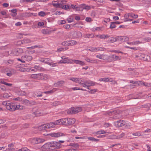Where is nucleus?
Listing matches in <instances>:
<instances>
[{
  "label": "nucleus",
  "instance_id": "nucleus-12",
  "mask_svg": "<svg viewBox=\"0 0 151 151\" xmlns=\"http://www.w3.org/2000/svg\"><path fill=\"white\" fill-rule=\"evenodd\" d=\"M67 118L61 119L58 120V124H62L63 125H68Z\"/></svg>",
  "mask_w": 151,
  "mask_h": 151
},
{
  "label": "nucleus",
  "instance_id": "nucleus-46",
  "mask_svg": "<svg viewBox=\"0 0 151 151\" xmlns=\"http://www.w3.org/2000/svg\"><path fill=\"white\" fill-rule=\"evenodd\" d=\"M125 47L127 48H129L131 49H132L134 50H138L139 49L138 47H130L128 46H125Z\"/></svg>",
  "mask_w": 151,
  "mask_h": 151
},
{
  "label": "nucleus",
  "instance_id": "nucleus-26",
  "mask_svg": "<svg viewBox=\"0 0 151 151\" xmlns=\"http://www.w3.org/2000/svg\"><path fill=\"white\" fill-rule=\"evenodd\" d=\"M68 125H71L74 124L75 122V119L73 118H67Z\"/></svg>",
  "mask_w": 151,
  "mask_h": 151
},
{
  "label": "nucleus",
  "instance_id": "nucleus-50",
  "mask_svg": "<svg viewBox=\"0 0 151 151\" xmlns=\"http://www.w3.org/2000/svg\"><path fill=\"white\" fill-rule=\"evenodd\" d=\"M64 151H78V150L73 147H71L69 149L65 150Z\"/></svg>",
  "mask_w": 151,
  "mask_h": 151
},
{
  "label": "nucleus",
  "instance_id": "nucleus-27",
  "mask_svg": "<svg viewBox=\"0 0 151 151\" xmlns=\"http://www.w3.org/2000/svg\"><path fill=\"white\" fill-rule=\"evenodd\" d=\"M21 58L23 59L24 60H27V61H30L32 59V57L31 56L25 55L22 56Z\"/></svg>",
  "mask_w": 151,
  "mask_h": 151
},
{
  "label": "nucleus",
  "instance_id": "nucleus-29",
  "mask_svg": "<svg viewBox=\"0 0 151 151\" xmlns=\"http://www.w3.org/2000/svg\"><path fill=\"white\" fill-rule=\"evenodd\" d=\"M40 80H46L49 77L48 75L46 74H44L42 73H40Z\"/></svg>",
  "mask_w": 151,
  "mask_h": 151
},
{
  "label": "nucleus",
  "instance_id": "nucleus-48",
  "mask_svg": "<svg viewBox=\"0 0 151 151\" xmlns=\"http://www.w3.org/2000/svg\"><path fill=\"white\" fill-rule=\"evenodd\" d=\"M73 109V107H72L71 108L69 109L67 111L68 114H74Z\"/></svg>",
  "mask_w": 151,
  "mask_h": 151
},
{
  "label": "nucleus",
  "instance_id": "nucleus-56",
  "mask_svg": "<svg viewBox=\"0 0 151 151\" xmlns=\"http://www.w3.org/2000/svg\"><path fill=\"white\" fill-rule=\"evenodd\" d=\"M110 52H114V53H121L122 54L123 53V52H122L121 51H120L119 50H112L111 51H110Z\"/></svg>",
  "mask_w": 151,
  "mask_h": 151
},
{
  "label": "nucleus",
  "instance_id": "nucleus-45",
  "mask_svg": "<svg viewBox=\"0 0 151 151\" xmlns=\"http://www.w3.org/2000/svg\"><path fill=\"white\" fill-rule=\"evenodd\" d=\"M69 79L76 83H77L79 79L77 78L72 77L70 78Z\"/></svg>",
  "mask_w": 151,
  "mask_h": 151
},
{
  "label": "nucleus",
  "instance_id": "nucleus-62",
  "mask_svg": "<svg viewBox=\"0 0 151 151\" xmlns=\"http://www.w3.org/2000/svg\"><path fill=\"white\" fill-rule=\"evenodd\" d=\"M63 27L65 29H69L70 27V26L69 24H65L63 26Z\"/></svg>",
  "mask_w": 151,
  "mask_h": 151
},
{
  "label": "nucleus",
  "instance_id": "nucleus-49",
  "mask_svg": "<svg viewBox=\"0 0 151 151\" xmlns=\"http://www.w3.org/2000/svg\"><path fill=\"white\" fill-rule=\"evenodd\" d=\"M38 15L42 17H43L46 15L45 13L43 11H41L38 13Z\"/></svg>",
  "mask_w": 151,
  "mask_h": 151
},
{
  "label": "nucleus",
  "instance_id": "nucleus-28",
  "mask_svg": "<svg viewBox=\"0 0 151 151\" xmlns=\"http://www.w3.org/2000/svg\"><path fill=\"white\" fill-rule=\"evenodd\" d=\"M78 79L77 83L82 85L83 87L87 86L85 84H84L85 82H84L83 79L80 78H78Z\"/></svg>",
  "mask_w": 151,
  "mask_h": 151
},
{
  "label": "nucleus",
  "instance_id": "nucleus-44",
  "mask_svg": "<svg viewBox=\"0 0 151 151\" xmlns=\"http://www.w3.org/2000/svg\"><path fill=\"white\" fill-rule=\"evenodd\" d=\"M125 135V134L124 133H122L120 134H119L116 137V138L117 139H120L122 138Z\"/></svg>",
  "mask_w": 151,
  "mask_h": 151
},
{
  "label": "nucleus",
  "instance_id": "nucleus-19",
  "mask_svg": "<svg viewBox=\"0 0 151 151\" xmlns=\"http://www.w3.org/2000/svg\"><path fill=\"white\" fill-rule=\"evenodd\" d=\"M72 63L71 64L76 63L77 64H79L83 66L85 65L84 62L78 60H72Z\"/></svg>",
  "mask_w": 151,
  "mask_h": 151
},
{
  "label": "nucleus",
  "instance_id": "nucleus-51",
  "mask_svg": "<svg viewBox=\"0 0 151 151\" xmlns=\"http://www.w3.org/2000/svg\"><path fill=\"white\" fill-rule=\"evenodd\" d=\"M106 133V132L104 130L99 131L96 132V134H104Z\"/></svg>",
  "mask_w": 151,
  "mask_h": 151
},
{
  "label": "nucleus",
  "instance_id": "nucleus-61",
  "mask_svg": "<svg viewBox=\"0 0 151 151\" xmlns=\"http://www.w3.org/2000/svg\"><path fill=\"white\" fill-rule=\"evenodd\" d=\"M44 23L42 22H39L37 23L38 26L39 27H40L43 26L44 25Z\"/></svg>",
  "mask_w": 151,
  "mask_h": 151
},
{
  "label": "nucleus",
  "instance_id": "nucleus-1",
  "mask_svg": "<svg viewBox=\"0 0 151 151\" xmlns=\"http://www.w3.org/2000/svg\"><path fill=\"white\" fill-rule=\"evenodd\" d=\"M40 61L44 62L52 67H55L57 65V63H54L52 60L49 58H41Z\"/></svg>",
  "mask_w": 151,
  "mask_h": 151
},
{
  "label": "nucleus",
  "instance_id": "nucleus-22",
  "mask_svg": "<svg viewBox=\"0 0 151 151\" xmlns=\"http://www.w3.org/2000/svg\"><path fill=\"white\" fill-rule=\"evenodd\" d=\"M118 41V37H111L109 38L107 42L109 43H113L116 41Z\"/></svg>",
  "mask_w": 151,
  "mask_h": 151
},
{
  "label": "nucleus",
  "instance_id": "nucleus-57",
  "mask_svg": "<svg viewBox=\"0 0 151 151\" xmlns=\"http://www.w3.org/2000/svg\"><path fill=\"white\" fill-rule=\"evenodd\" d=\"M34 68L35 69L36 71L37 70H41V68L39 66L37 65H35L34 66Z\"/></svg>",
  "mask_w": 151,
  "mask_h": 151
},
{
  "label": "nucleus",
  "instance_id": "nucleus-43",
  "mask_svg": "<svg viewBox=\"0 0 151 151\" xmlns=\"http://www.w3.org/2000/svg\"><path fill=\"white\" fill-rule=\"evenodd\" d=\"M11 96V94L7 93H4L3 94V97L4 98H7Z\"/></svg>",
  "mask_w": 151,
  "mask_h": 151
},
{
  "label": "nucleus",
  "instance_id": "nucleus-14",
  "mask_svg": "<svg viewBox=\"0 0 151 151\" xmlns=\"http://www.w3.org/2000/svg\"><path fill=\"white\" fill-rule=\"evenodd\" d=\"M115 125L117 127H121L125 124V122L123 120H119L116 122L114 123Z\"/></svg>",
  "mask_w": 151,
  "mask_h": 151
},
{
  "label": "nucleus",
  "instance_id": "nucleus-54",
  "mask_svg": "<svg viewBox=\"0 0 151 151\" xmlns=\"http://www.w3.org/2000/svg\"><path fill=\"white\" fill-rule=\"evenodd\" d=\"M139 85H142L145 86H148V84L147 83H145L144 82L139 81V83H138Z\"/></svg>",
  "mask_w": 151,
  "mask_h": 151
},
{
  "label": "nucleus",
  "instance_id": "nucleus-35",
  "mask_svg": "<svg viewBox=\"0 0 151 151\" xmlns=\"http://www.w3.org/2000/svg\"><path fill=\"white\" fill-rule=\"evenodd\" d=\"M66 2L65 1H59V8H62L65 4H66Z\"/></svg>",
  "mask_w": 151,
  "mask_h": 151
},
{
  "label": "nucleus",
  "instance_id": "nucleus-9",
  "mask_svg": "<svg viewBox=\"0 0 151 151\" xmlns=\"http://www.w3.org/2000/svg\"><path fill=\"white\" fill-rule=\"evenodd\" d=\"M41 149L42 151H52V149L50 148L49 142L43 145L41 147Z\"/></svg>",
  "mask_w": 151,
  "mask_h": 151
},
{
  "label": "nucleus",
  "instance_id": "nucleus-16",
  "mask_svg": "<svg viewBox=\"0 0 151 151\" xmlns=\"http://www.w3.org/2000/svg\"><path fill=\"white\" fill-rule=\"evenodd\" d=\"M118 41H120L122 42H123L128 41L129 40V38L126 36L123 37L118 36Z\"/></svg>",
  "mask_w": 151,
  "mask_h": 151
},
{
  "label": "nucleus",
  "instance_id": "nucleus-63",
  "mask_svg": "<svg viewBox=\"0 0 151 151\" xmlns=\"http://www.w3.org/2000/svg\"><path fill=\"white\" fill-rule=\"evenodd\" d=\"M13 74L12 70L10 71L9 72L7 73L6 75L9 76H11L12 74Z\"/></svg>",
  "mask_w": 151,
  "mask_h": 151
},
{
  "label": "nucleus",
  "instance_id": "nucleus-13",
  "mask_svg": "<svg viewBox=\"0 0 151 151\" xmlns=\"http://www.w3.org/2000/svg\"><path fill=\"white\" fill-rule=\"evenodd\" d=\"M49 135L52 137H58L63 136L64 135L62 133L58 132L57 133H52L49 134Z\"/></svg>",
  "mask_w": 151,
  "mask_h": 151
},
{
  "label": "nucleus",
  "instance_id": "nucleus-55",
  "mask_svg": "<svg viewBox=\"0 0 151 151\" xmlns=\"http://www.w3.org/2000/svg\"><path fill=\"white\" fill-rule=\"evenodd\" d=\"M116 25L114 22H112L111 23L110 28L112 29L116 27Z\"/></svg>",
  "mask_w": 151,
  "mask_h": 151
},
{
  "label": "nucleus",
  "instance_id": "nucleus-10",
  "mask_svg": "<svg viewBox=\"0 0 151 151\" xmlns=\"http://www.w3.org/2000/svg\"><path fill=\"white\" fill-rule=\"evenodd\" d=\"M96 57L100 59L108 60L109 56L106 54H98L96 55Z\"/></svg>",
  "mask_w": 151,
  "mask_h": 151
},
{
  "label": "nucleus",
  "instance_id": "nucleus-52",
  "mask_svg": "<svg viewBox=\"0 0 151 151\" xmlns=\"http://www.w3.org/2000/svg\"><path fill=\"white\" fill-rule=\"evenodd\" d=\"M132 134L133 136H141L142 134V133L139 132H137L135 133H133Z\"/></svg>",
  "mask_w": 151,
  "mask_h": 151
},
{
  "label": "nucleus",
  "instance_id": "nucleus-24",
  "mask_svg": "<svg viewBox=\"0 0 151 151\" xmlns=\"http://www.w3.org/2000/svg\"><path fill=\"white\" fill-rule=\"evenodd\" d=\"M32 41L29 39L26 38L21 41V43L23 45H25L31 43Z\"/></svg>",
  "mask_w": 151,
  "mask_h": 151
},
{
  "label": "nucleus",
  "instance_id": "nucleus-53",
  "mask_svg": "<svg viewBox=\"0 0 151 151\" xmlns=\"http://www.w3.org/2000/svg\"><path fill=\"white\" fill-rule=\"evenodd\" d=\"M73 18L72 17H69L67 19V21L69 22L70 23L71 22L73 21Z\"/></svg>",
  "mask_w": 151,
  "mask_h": 151
},
{
  "label": "nucleus",
  "instance_id": "nucleus-8",
  "mask_svg": "<svg viewBox=\"0 0 151 151\" xmlns=\"http://www.w3.org/2000/svg\"><path fill=\"white\" fill-rule=\"evenodd\" d=\"M71 34L72 36L74 38H79L82 36V33L79 31H73L71 32Z\"/></svg>",
  "mask_w": 151,
  "mask_h": 151
},
{
  "label": "nucleus",
  "instance_id": "nucleus-38",
  "mask_svg": "<svg viewBox=\"0 0 151 151\" xmlns=\"http://www.w3.org/2000/svg\"><path fill=\"white\" fill-rule=\"evenodd\" d=\"M21 102L23 104H25L27 105H29V101L27 99H22V100Z\"/></svg>",
  "mask_w": 151,
  "mask_h": 151
},
{
  "label": "nucleus",
  "instance_id": "nucleus-32",
  "mask_svg": "<svg viewBox=\"0 0 151 151\" xmlns=\"http://www.w3.org/2000/svg\"><path fill=\"white\" fill-rule=\"evenodd\" d=\"M65 82L64 81H60L55 83L54 85L56 87L61 86Z\"/></svg>",
  "mask_w": 151,
  "mask_h": 151
},
{
  "label": "nucleus",
  "instance_id": "nucleus-64",
  "mask_svg": "<svg viewBox=\"0 0 151 151\" xmlns=\"http://www.w3.org/2000/svg\"><path fill=\"white\" fill-rule=\"evenodd\" d=\"M36 96L37 97H40L42 96V93L41 92H38L37 93Z\"/></svg>",
  "mask_w": 151,
  "mask_h": 151
},
{
  "label": "nucleus",
  "instance_id": "nucleus-58",
  "mask_svg": "<svg viewBox=\"0 0 151 151\" xmlns=\"http://www.w3.org/2000/svg\"><path fill=\"white\" fill-rule=\"evenodd\" d=\"M62 8L64 9L67 10L69 8V7L68 5H66V4H65L62 7Z\"/></svg>",
  "mask_w": 151,
  "mask_h": 151
},
{
  "label": "nucleus",
  "instance_id": "nucleus-37",
  "mask_svg": "<svg viewBox=\"0 0 151 151\" xmlns=\"http://www.w3.org/2000/svg\"><path fill=\"white\" fill-rule=\"evenodd\" d=\"M11 12H12V14L11 15L14 17L16 16L17 15V10L16 9H13L9 10Z\"/></svg>",
  "mask_w": 151,
  "mask_h": 151
},
{
  "label": "nucleus",
  "instance_id": "nucleus-31",
  "mask_svg": "<svg viewBox=\"0 0 151 151\" xmlns=\"http://www.w3.org/2000/svg\"><path fill=\"white\" fill-rule=\"evenodd\" d=\"M142 43H145L147 42H151V38L150 37H146L144 38L141 42Z\"/></svg>",
  "mask_w": 151,
  "mask_h": 151
},
{
  "label": "nucleus",
  "instance_id": "nucleus-30",
  "mask_svg": "<svg viewBox=\"0 0 151 151\" xmlns=\"http://www.w3.org/2000/svg\"><path fill=\"white\" fill-rule=\"evenodd\" d=\"M73 110L74 112V114L77 113L78 112L81 111L82 110V108L80 107H77L76 108H74V107H73Z\"/></svg>",
  "mask_w": 151,
  "mask_h": 151
},
{
  "label": "nucleus",
  "instance_id": "nucleus-40",
  "mask_svg": "<svg viewBox=\"0 0 151 151\" xmlns=\"http://www.w3.org/2000/svg\"><path fill=\"white\" fill-rule=\"evenodd\" d=\"M57 90V89L56 88H54L52 90L47 91H45L43 93L46 94L52 93L53 92H55Z\"/></svg>",
  "mask_w": 151,
  "mask_h": 151
},
{
  "label": "nucleus",
  "instance_id": "nucleus-60",
  "mask_svg": "<svg viewBox=\"0 0 151 151\" xmlns=\"http://www.w3.org/2000/svg\"><path fill=\"white\" fill-rule=\"evenodd\" d=\"M133 45H136L140 44L142 43V42L139 41H133Z\"/></svg>",
  "mask_w": 151,
  "mask_h": 151
},
{
  "label": "nucleus",
  "instance_id": "nucleus-34",
  "mask_svg": "<svg viewBox=\"0 0 151 151\" xmlns=\"http://www.w3.org/2000/svg\"><path fill=\"white\" fill-rule=\"evenodd\" d=\"M22 49H17L15 50L13 52V53L15 55H18L19 54V52H21L22 51Z\"/></svg>",
  "mask_w": 151,
  "mask_h": 151
},
{
  "label": "nucleus",
  "instance_id": "nucleus-59",
  "mask_svg": "<svg viewBox=\"0 0 151 151\" xmlns=\"http://www.w3.org/2000/svg\"><path fill=\"white\" fill-rule=\"evenodd\" d=\"M60 104V103L59 101H56L53 103L52 104V105L53 106H56Z\"/></svg>",
  "mask_w": 151,
  "mask_h": 151
},
{
  "label": "nucleus",
  "instance_id": "nucleus-4",
  "mask_svg": "<svg viewBox=\"0 0 151 151\" xmlns=\"http://www.w3.org/2000/svg\"><path fill=\"white\" fill-rule=\"evenodd\" d=\"M122 58L121 56H118L116 54H112L109 56L108 62H111L120 60H121Z\"/></svg>",
  "mask_w": 151,
  "mask_h": 151
},
{
  "label": "nucleus",
  "instance_id": "nucleus-3",
  "mask_svg": "<svg viewBox=\"0 0 151 151\" xmlns=\"http://www.w3.org/2000/svg\"><path fill=\"white\" fill-rule=\"evenodd\" d=\"M58 120H57L53 122H50L46 124L43 125L40 127V128L44 127L46 129H50L54 127L56 125H58Z\"/></svg>",
  "mask_w": 151,
  "mask_h": 151
},
{
  "label": "nucleus",
  "instance_id": "nucleus-15",
  "mask_svg": "<svg viewBox=\"0 0 151 151\" xmlns=\"http://www.w3.org/2000/svg\"><path fill=\"white\" fill-rule=\"evenodd\" d=\"M84 84L87 86L84 87L87 88H89V87L90 86H93L95 85V83L91 81H87L84 82Z\"/></svg>",
  "mask_w": 151,
  "mask_h": 151
},
{
  "label": "nucleus",
  "instance_id": "nucleus-23",
  "mask_svg": "<svg viewBox=\"0 0 151 151\" xmlns=\"http://www.w3.org/2000/svg\"><path fill=\"white\" fill-rule=\"evenodd\" d=\"M43 139L40 138H34L32 141V142L34 144L40 143L43 142Z\"/></svg>",
  "mask_w": 151,
  "mask_h": 151
},
{
  "label": "nucleus",
  "instance_id": "nucleus-21",
  "mask_svg": "<svg viewBox=\"0 0 151 151\" xmlns=\"http://www.w3.org/2000/svg\"><path fill=\"white\" fill-rule=\"evenodd\" d=\"M99 81H100L111 82L113 81V79L109 78H101L99 79Z\"/></svg>",
  "mask_w": 151,
  "mask_h": 151
},
{
  "label": "nucleus",
  "instance_id": "nucleus-2",
  "mask_svg": "<svg viewBox=\"0 0 151 151\" xmlns=\"http://www.w3.org/2000/svg\"><path fill=\"white\" fill-rule=\"evenodd\" d=\"M50 149L52 151H55V150L58 149L61 147V145L60 143L57 142H49Z\"/></svg>",
  "mask_w": 151,
  "mask_h": 151
},
{
  "label": "nucleus",
  "instance_id": "nucleus-33",
  "mask_svg": "<svg viewBox=\"0 0 151 151\" xmlns=\"http://www.w3.org/2000/svg\"><path fill=\"white\" fill-rule=\"evenodd\" d=\"M52 32V30H49L47 29H43L42 30V32L44 34H49Z\"/></svg>",
  "mask_w": 151,
  "mask_h": 151
},
{
  "label": "nucleus",
  "instance_id": "nucleus-6",
  "mask_svg": "<svg viewBox=\"0 0 151 151\" xmlns=\"http://www.w3.org/2000/svg\"><path fill=\"white\" fill-rule=\"evenodd\" d=\"M62 60H61L59 61L58 62H57V64L58 63H72V59L69 58H68L65 56H63L61 57Z\"/></svg>",
  "mask_w": 151,
  "mask_h": 151
},
{
  "label": "nucleus",
  "instance_id": "nucleus-41",
  "mask_svg": "<svg viewBox=\"0 0 151 151\" xmlns=\"http://www.w3.org/2000/svg\"><path fill=\"white\" fill-rule=\"evenodd\" d=\"M15 151H30V150L26 147H24L22 148L21 149Z\"/></svg>",
  "mask_w": 151,
  "mask_h": 151
},
{
  "label": "nucleus",
  "instance_id": "nucleus-20",
  "mask_svg": "<svg viewBox=\"0 0 151 151\" xmlns=\"http://www.w3.org/2000/svg\"><path fill=\"white\" fill-rule=\"evenodd\" d=\"M65 43L66 45L69 46H73L76 45L77 44V42L76 41L73 40L66 41L65 42Z\"/></svg>",
  "mask_w": 151,
  "mask_h": 151
},
{
  "label": "nucleus",
  "instance_id": "nucleus-5",
  "mask_svg": "<svg viewBox=\"0 0 151 151\" xmlns=\"http://www.w3.org/2000/svg\"><path fill=\"white\" fill-rule=\"evenodd\" d=\"M20 105L17 106L13 103H9L8 104V105L6 106V108L7 109L9 110L10 111H13L19 108L21 109V108H20Z\"/></svg>",
  "mask_w": 151,
  "mask_h": 151
},
{
  "label": "nucleus",
  "instance_id": "nucleus-39",
  "mask_svg": "<svg viewBox=\"0 0 151 151\" xmlns=\"http://www.w3.org/2000/svg\"><path fill=\"white\" fill-rule=\"evenodd\" d=\"M52 4L54 6L59 8V1H53L52 2Z\"/></svg>",
  "mask_w": 151,
  "mask_h": 151
},
{
  "label": "nucleus",
  "instance_id": "nucleus-7",
  "mask_svg": "<svg viewBox=\"0 0 151 151\" xmlns=\"http://www.w3.org/2000/svg\"><path fill=\"white\" fill-rule=\"evenodd\" d=\"M88 50L92 52H96L104 51L105 50V48L101 47H90Z\"/></svg>",
  "mask_w": 151,
  "mask_h": 151
},
{
  "label": "nucleus",
  "instance_id": "nucleus-47",
  "mask_svg": "<svg viewBox=\"0 0 151 151\" xmlns=\"http://www.w3.org/2000/svg\"><path fill=\"white\" fill-rule=\"evenodd\" d=\"M131 18L133 19H136L138 17V16L137 14H135L133 13H130Z\"/></svg>",
  "mask_w": 151,
  "mask_h": 151
},
{
  "label": "nucleus",
  "instance_id": "nucleus-25",
  "mask_svg": "<svg viewBox=\"0 0 151 151\" xmlns=\"http://www.w3.org/2000/svg\"><path fill=\"white\" fill-rule=\"evenodd\" d=\"M40 73L38 74H32L31 75V77L33 78L37 79L38 80H40Z\"/></svg>",
  "mask_w": 151,
  "mask_h": 151
},
{
  "label": "nucleus",
  "instance_id": "nucleus-18",
  "mask_svg": "<svg viewBox=\"0 0 151 151\" xmlns=\"http://www.w3.org/2000/svg\"><path fill=\"white\" fill-rule=\"evenodd\" d=\"M85 60L87 62L92 63L96 64L98 63V60L96 59L87 58H86Z\"/></svg>",
  "mask_w": 151,
  "mask_h": 151
},
{
  "label": "nucleus",
  "instance_id": "nucleus-42",
  "mask_svg": "<svg viewBox=\"0 0 151 151\" xmlns=\"http://www.w3.org/2000/svg\"><path fill=\"white\" fill-rule=\"evenodd\" d=\"M93 36V35L92 34H86L84 35V37L86 38H91Z\"/></svg>",
  "mask_w": 151,
  "mask_h": 151
},
{
  "label": "nucleus",
  "instance_id": "nucleus-11",
  "mask_svg": "<svg viewBox=\"0 0 151 151\" xmlns=\"http://www.w3.org/2000/svg\"><path fill=\"white\" fill-rule=\"evenodd\" d=\"M36 116H38L45 114V113L43 112V111L40 109H37L36 111L32 113Z\"/></svg>",
  "mask_w": 151,
  "mask_h": 151
},
{
  "label": "nucleus",
  "instance_id": "nucleus-17",
  "mask_svg": "<svg viewBox=\"0 0 151 151\" xmlns=\"http://www.w3.org/2000/svg\"><path fill=\"white\" fill-rule=\"evenodd\" d=\"M124 22L131 21L132 19H131L130 13L125 14L124 16Z\"/></svg>",
  "mask_w": 151,
  "mask_h": 151
},
{
  "label": "nucleus",
  "instance_id": "nucleus-36",
  "mask_svg": "<svg viewBox=\"0 0 151 151\" xmlns=\"http://www.w3.org/2000/svg\"><path fill=\"white\" fill-rule=\"evenodd\" d=\"M97 37L101 39H105L109 37L110 36L108 35H102L97 36Z\"/></svg>",
  "mask_w": 151,
  "mask_h": 151
}]
</instances>
